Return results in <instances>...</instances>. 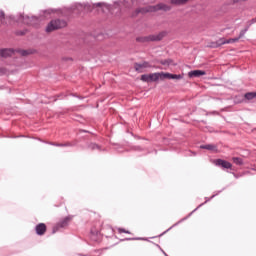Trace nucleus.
Instances as JSON below:
<instances>
[{
	"mask_svg": "<svg viewBox=\"0 0 256 256\" xmlns=\"http://www.w3.org/2000/svg\"><path fill=\"white\" fill-rule=\"evenodd\" d=\"M171 8L163 3L156 6H147L145 8H140L136 10V13H153L155 11H169Z\"/></svg>",
	"mask_w": 256,
	"mask_h": 256,
	"instance_id": "obj_1",
	"label": "nucleus"
},
{
	"mask_svg": "<svg viewBox=\"0 0 256 256\" xmlns=\"http://www.w3.org/2000/svg\"><path fill=\"white\" fill-rule=\"evenodd\" d=\"M63 27H67L66 21L60 19L52 20L46 27V32L51 33V31H56V29H63Z\"/></svg>",
	"mask_w": 256,
	"mask_h": 256,
	"instance_id": "obj_2",
	"label": "nucleus"
},
{
	"mask_svg": "<svg viewBox=\"0 0 256 256\" xmlns=\"http://www.w3.org/2000/svg\"><path fill=\"white\" fill-rule=\"evenodd\" d=\"M15 53H20L23 57L25 55H28L27 50H13L11 48H4L0 50V57H4V59H7V57H13Z\"/></svg>",
	"mask_w": 256,
	"mask_h": 256,
	"instance_id": "obj_3",
	"label": "nucleus"
},
{
	"mask_svg": "<svg viewBox=\"0 0 256 256\" xmlns=\"http://www.w3.org/2000/svg\"><path fill=\"white\" fill-rule=\"evenodd\" d=\"M41 20V18H37L35 16L29 17V16H24V15H20L18 21L20 23H24V25H32L33 27H35L39 21Z\"/></svg>",
	"mask_w": 256,
	"mask_h": 256,
	"instance_id": "obj_4",
	"label": "nucleus"
},
{
	"mask_svg": "<svg viewBox=\"0 0 256 256\" xmlns=\"http://www.w3.org/2000/svg\"><path fill=\"white\" fill-rule=\"evenodd\" d=\"M161 78V73L143 74L141 76V81H144V83H153L159 81Z\"/></svg>",
	"mask_w": 256,
	"mask_h": 256,
	"instance_id": "obj_5",
	"label": "nucleus"
},
{
	"mask_svg": "<svg viewBox=\"0 0 256 256\" xmlns=\"http://www.w3.org/2000/svg\"><path fill=\"white\" fill-rule=\"evenodd\" d=\"M91 11V5L89 4H76L74 8H68L66 11L68 13H79V11Z\"/></svg>",
	"mask_w": 256,
	"mask_h": 256,
	"instance_id": "obj_6",
	"label": "nucleus"
},
{
	"mask_svg": "<svg viewBox=\"0 0 256 256\" xmlns=\"http://www.w3.org/2000/svg\"><path fill=\"white\" fill-rule=\"evenodd\" d=\"M213 163L216 167H222V169H231V167H233V164L223 159H216Z\"/></svg>",
	"mask_w": 256,
	"mask_h": 256,
	"instance_id": "obj_7",
	"label": "nucleus"
},
{
	"mask_svg": "<svg viewBox=\"0 0 256 256\" xmlns=\"http://www.w3.org/2000/svg\"><path fill=\"white\" fill-rule=\"evenodd\" d=\"M165 35H166L165 32H160L159 34L150 35L148 37L143 38V41H161V39H163Z\"/></svg>",
	"mask_w": 256,
	"mask_h": 256,
	"instance_id": "obj_8",
	"label": "nucleus"
},
{
	"mask_svg": "<svg viewBox=\"0 0 256 256\" xmlns=\"http://www.w3.org/2000/svg\"><path fill=\"white\" fill-rule=\"evenodd\" d=\"M134 67L136 71H138V73H143V70L149 69V67H151V64L149 62L136 63Z\"/></svg>",
	"mask_w": 256,
	"mask_h": 256,
	"instance_id": "obj_9",
	"label": "nucleus"
},
{
	"mask_svg": "<svg viewBox=\"0 0 256 256\" xmlns=\"http://www.w3.org/2000/svg\"><path fill=\"white\" fill-rule=\"evenodd\" d=\"M162 79H176L179 81L180 79H183V75L181 74H171V73H161Z\"/></svg>",
	"mask_w": 256,
	"mask_h": 256,
	"instance_id": "obj_10",
	"label": "nucleus"
},
{
	"mask_svg": "<svg viewBox=\"0 0 256 256\" xmlns=\"http://www.w3.org/2000/svg\"><path fill=\"white\" fill-rule=\"evenodd\" d=\"M35 231L37 235H45V231H47V226L44 223H40L36 225Z\"/></svg>",
	"mask_w": 256,
	"mask_h": 256,
	"instance_id": "obj_11",
	"label": "nucleus"
},
{
	"mask_svg": "<svg viewBox=\"0 0 256 256\" xmlns=\"http://www.w3.org/2000/svg\"><path fill=\"white\" fill-rule=\"evenodd\" d=\"M202 75H206V72L203 70H194V71H190L188 73V77H202Z\"/></svg>",
	"mask_w": 256,
	"mask_h": 256,
	"instance_id": "obj_12",
	"label": "nucleus"
},
{
	"mask_svg": "<svg viewBox=\"0 0 256 256\" xmlns=\"http://www.w3.org/2000/svg\"><path fill=\"white\" fill-rule=\"evenodd\" d=\"M239 41V38H230L228 40H220V45H229L231 43H237Z\"/></svg>",
	"mask_w": 256,
	"mask_h": 256,
	"instance_id": "obj_13",
	"label": "nucleus"
},
{
	"mask_svg": "<svg viewBox=\"0 0 256 256\" xmlns=\"http://www.w3.org/2000/svg\"><path fill=\"white\" fill-rule=\"evenodd\" d=\"M71 221V217H66L64 218L63 220H61L59 223H58V227H67L69 225V222Z\"/></svg>",
	"mask_w": 256,
	"mask_h": 256,
	"instance_id": "obj_14",
	"label": "nucleus"
},
{
	"mask_svg": "<svg viewBox=\"0 0 256 256\" xmlns=\"http://www.w3.org/2000/svg\"><path fill=\"white\" fill-rule=\"evenodd\" d=\"M200 149H207L208 151H215V145L207 144L200 146Z\"/></svg>",
	"mask_w": 256,
	"mask_h": 256,
	"instance_id": "obj_15",
	"label": "nucleus"
},
{
	"mask_svg": "<svg viewBox=\"0 0 256 256\" xmlns=\"http://www.w3.org/2000/svg\"><path fill=\"white\" fill-rule=\"evenodd\" d=\"M93 7H104L105 9H107V11H111V6L105 3H96V4H93Z\"/></svg>",
	"mask_w": 256,
	"mask_h": 256,
	"instance_id": "obj_16",
	"label": "nucleus"
},
{
	"mask_svg": "<svg viewBox=\"0 0 256 256\" xmlns=\"http://www.w3.org/2000/svg\"><path fill=\"white\" fill-rule=\"evenodd\" d=\"M256 92H248L245 94V99H248V101H251V99H255Z\"/></svg>",
	"mask_w": 256,
	"mask_h": 256,
	"instance_id": "obj_17",
	"label": "nucleus"
},
{
	"mask_svg": "<svg viewBox=\"0 0 256 256\" xmlns=\"http://www.w3.org/2000/svg\"><path fill=\"white\" fill-rule=\"evenodd\" d=\"M189 0H172L173 5H185Z\"/></svg>",
	"mask_w": 256,
	"mask_h": 256,
	"instance_id": "obj_18",
	"label": "nucleus"
},
{
	"mask_svg": "<svg viewBox=\"0 0 256 256\" xmlns=\"http://www.w3.org/2000/svg\"><path fill=\"white\" fill-rule=\"evenodd\" d=\"M233 162L236 164V165H243V159L239 158V157H234L233 158Z\"/></svg>",
	"mask_w": 256,
	"mask_h": 256,
	"instance_id": "obj_19",
	"label": "nucleus"
},
{
	"mask_svg": "<svg viewBox=\"0 0 256 256\" xmlns=\"http://www.w3.org/2000/svg\"><path fill=\"white\" fill-rule=\"evenodd\" d=\"M247 31H249L248 27L242 30L239 34V37H236V39H242V37H245V33H247Z\"/></svg>",
	"mask_w": 256,
	"mask_h": 256,
	"instance_id": "obj_20",
	"label": "nucleus"
},
{
	"mask_svg": "<svg viewBox=\"0 0 256 256\" xmlns=\"http://www.w3.org/2000/svg\"><path fill=\"white\" fill-rule=\"evenodd\" d=\"M161 63H162V65L169 66V65H173V60L167 59V60H163Z\"/></svg>",
	"mask_w": 256,
	"mask_h": 256,
	"instance_id": "obj_21",
	"label": "nucleus"
},
{
	"mask_svg": "<svg viewBox=\"0 0 256 256\" xmlns=\"http://www.w3.org/2000/svg\"><path fill=\"white\" fill-rule=\"evenodd\" d=\"M54 147H69V144L50 143Z\"/></svg>",
	"mask_w": 256,
	"mask_h": 256,
	"instance_id": "obj_22",
	"label": "nucleus"
},
{
	"mask_svg": "<svg viewBox=\"0 0 256 256\" xmlns=\"http://www.w3.org/2000/svg\"><path fill=\"white\" fill-rule=\"evenodd\" d=\"M51 13H55V10L53 9H48L46 11H44V17L47 18V15H51Z\"/></svg>",
	"mask_w": 256,
	"mask_h": 256,
	"instance_id": "obj_23",
	"label": "nucleus"
},
{
	"mask_svg": "<svg viewBox=\"0 0 256 256\" xmlns=\"http://www.w3.org/2000/svg\"><path fill=\"white\" fill-rule=\"evenodd\" d=\"M118 233H127V234H129V233H131V232H129V231L123 229V228H119V229H118Z\"/></svg>",
	"mask_w": 256,
	"mask_h": 256,
	"instance_id": "obj_24",
	"label": "nucleus"
},
{
	"mask_svg": "<svg viewBox=\"0 0 256 256\" xmlns=\"http://www.w3.org/2000/svg\"><path fill=\"white\" fill-rule=\"evenodd\" d=\"M199 207H203V204H200L193 212H191L189 214V217H191V215H193V213H195V211H197L199 209Z\"/></svg>",
	"mask_w": 256,
	"mask_h": 256,
	"instance_id": "obj_25",
	"label": "nucleus"
},
{
	"mask_svg": "<svg viewBox=\"0 0 256 256\" xmlns=\"http://www.w3.org/2000/svg\"><path fill=\"white\" fill-rule=\"evenodd\" d=\"M90 147L91 149H99V146L97 144H91Z\"/></svg>",
	"mask_w": 256,
	"mask_h": 256,
	"instance_id": "obj_26",
	"label": "nucleus"
},
{
	"mask_svg": "<svg viewBox=\"0 0 256 256\" xmlns=\"http://www.w3.org/2000/svg\"><path fill=\"white\" fill-rule=\"evenodd\" d=\"M183 220H180L179 222H177L176 224H174L172 227H177V225H179V223H181Z\"/></svg>",
	"mask_w": 256,
	"mask_h": 256,
	"instance_id": "obj_27",
	"label": "nucleus"
},
{
	"mask_svg": "<svg viewBox=\"0 0 256 256\" xmlns=\"http://www.w3.org/2000/svg\"><path fill=\"white\" fill-rule=\"evenodd\" d=\"M1 17L5 18V13L3 11H1Z\"/></svg>",
	"mask_w": 256,
	"mask_h": 256,
	"instance_id": "obj_28",
	"label": "nucleus"
},
{
	"mask_svg": "<svg viewBox=\"0 0 256 256\" xmlns=\"http://www.w3.org/2000/svg\"><path fill=\"white\" fill-rule=\"evenodd\" d=\"M256 19H252V23H255Z\"/></svg>",
	"mask_w": 256,
	"mask_h": 256,
	"instance_id": "obj_29",
	"label": "nucleus"
},
{
	"mask_svg": "<svg viewBox=\"0 0 256 256\" xmlns=\"http://www.w3.org/2000/svg\"><path fill=\"white\" fill-rule=\"evenodd\" d=\"M171 229H173V227H170V228L168 229V231H171Z\"/></svg>",
	"mask_w": 256,
	"mask_h": 256,
	"instance_id": "obj_30",
	"label": "nucleus"
},
{
	"mask_svg": "<svg viewBox=\"0 0 256 256\" xmlns=\"http://www.w3.org/2000/svg\"><path fill=\"white\" fill-rule=\"evenodd\" d=\"M132 239L131 238H128L127 241H131Z\"/></svg>",
	"mask_w": 256,
	"mask_h": 256,
	"instance_id": "obj_31",
	"label": "nucleus"
},
{
	"mask_svg": "<svg viewBox=\"0 0 256 256\" xmlns=\"http://www.w3.org/2000/svg\"><path fill=\"white\" fill-rule=\"evenodd\" d=\"M136 239L141 240V239H143V238H136Z\"/></svg>",
	"mask_w": 256,
	"mask_h": 256,
	"instance_id": "obj_32",
	"label": "nucleus"
},
{
	"mask_svg": "<svg viewBox=\"0 0 256 256\" xmlns=\"http://www.w3.org/2000/svg\"><path fill=\"white\" fill-rule=\"evenodd\" d=\"M132 3H135V0H132Z\"/></svg>",
	"mask_w": 256,
	"mask_h": 256,
	"instance_id": "obj_33",
	"label": "nucleus"
},
{
	"mask_svg": "<svg viewBox=\"0 0 256 256\" xmlns=\"http://www.w3.org/2000/svg\"><path fill=\"white\" fill-rule=\"evenodd\" d=\"M164 255L167 256V253L164 252Z\"/></svg>",
	"mask_w": 256,
	"mask_h": 256,
	"instance_id": "obj_34",
	"label": "nucleus"
},
{
	"mask_svg": "<svg viewBox=\"0 0 256 256\" xmlns=\"http://www.w3.org/2000/svg\"><path fill=\"white\" fill-rule=\"evenodd\" d=\"M102 11H105V8H103Z\"/></svg>",
	"mask_w": 256,
	"mask_h": 256,
	"instance_id": "obj_35",
	"label": "nucleus"
},
{
	"mask_svg": "<svg viewBox=\"0 0 256 256\" xmlns=\"http://www.w3.org/2000/svg\"><path fill=\"white\" fill-rule=\"evenodd\" d=\"M213 197H215V195L212 196V199H213Z\"/></svg>",
	"mask_w": 256,
	"mask_h": 256,
	"instance_id": "obj_36",
	"label": "nucleus"
}]
</instances>
